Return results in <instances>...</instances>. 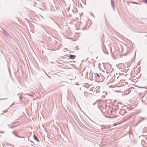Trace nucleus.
<instances>
[{
  "label": "nucleus",
  "instance_id": "obj_14",
  "mask_svg": "<svg viewBox=\"0 0 147 147\" xmlns=\"http://www.w3.org/2000/svg\"><path fill=\"white\" fill-rule=\"evenodd\" d=\"M95 103H96V102H94V103L93 104V105H94L95 104Z\"/></svg>",
  "mask_w": 147,
  "mask_h": 147
},
{
  "label": "nucleus",
  "instance_id": "obj_15",
  "mask_svg": "<svg viewBox=\"0 0 147 147\" xmlns=\"http://www.w3.org/2000/svg\"><path fill=\"white\" fill-rule=\"evenodd\" d=\"M108 71H107V73H109V72H107Z\"/></svg>",
  "mask_w": 147,
  "mask_h": 147
},
{
  "label": "nucleus",
  "instance_id": "obj_7",
  "mask_svg": "<svg viewBox=\"0 0 147 147\" xmlns=\"http://www.w3.org/2000/svg\"><path fill=\"white\" fill-rule=\"evenodd\" d=\"M100 75H101V74H98L97 73L96 75V76H97L98 78H100Z\"/></svg>",
  "mask_w": 147,
  "mask_h": 147
},
{
  "label": "nucleus",
  "instance_id": "obj_4",
  "mask_svg": "<svg viewBox=\"0 0 147 147\" xmlns=\"http://www.w3.org/2000/svg\"><path fill=\"white\" fill-rule=\"evenodd\" d=\"M33 138H34L35 140L37 141H38V142H39V139H38V138L37 137V136H35V135H34V136H33Z\"/></svg>",
  "mask_w": 147,
  "mask_h": 147
},
{
  "label": "nucleus",
  "instance_id": "obj_12",
  "mask_svg": "<svg viewBox=\"0 0 147 147\" xmlns=\"http://www.w3.org/2000/svg\"><path fill=\"white\" fill-rule=\"evenodd\" d=\"M69 8H67V11H69Z\"/></svg>",
  "mask_w": 147,
  "mask_h": 147
},
{
  "label": "nucleus",
  "instance_id": "obj_10",
  "mask_svg": "<svg viewBox=\"0 0 147 147\" xmlns=\"http://www.w3.org/2000/svg\"><path fill=\"white\" fill-rule=\"evenodd\" d=\"M144 1L145 3L147 4V0H144Z\"/></svg>",
  "mask_w": 147,
  "mask_h": 147
},
{
  "label": "nucleus",
  "instance_id": "obj_13",
  "mask_svg": "<svg viewBox=\"0 0 147 147\" xmlns=\"http://www.w3.org/2000/svg\"><path fill=\"white\" fill-rule=\"evenodd\" d=\"M133 3H137L136 2H133Z\"/></svg>",
  "mask_w": 147,
  "mask_h": 147
},
{
  "label": "nucleus",
  "instance_id": "obj_9",
  "mask_svg": "<svg viewBox=\"0 0 147 147\" xmlns=\"http://www.w3.org/2000/svg\"><path fill=\"white\" fill-rule=\"evenodd\" d=\"M12 133H13V134H14V135H15L16 136H17V137H20L18 136L17 135H16V134L15 133V132H14V131H12Z\"/></svg>",
  "mask_w": 147,
  "mask_h": 147
},
{
  "label": "nucleus",
  "instance_id": "obj_11",
  "mask_svg": "<svg viewBox=\"0 0 147 147\" xmlns=\"http://www.w3.org/2000/svg\"><path fill=\"white\" fill-rule=\"evenodd\" d=\"M110 112L111 113H112L113 112V110H111V111H110Z\"/></svg>",
  "mask_w": 147,
  "mask_h": 147
},
{
  "label": "nucleus",
  "instance_id": "obj_6",
  "mask_svg": "<svg viewBox=\"0 0 147 147\" xmlns=\"http://www.w3.org/2000/svg\"><path fill=\"white\" fill-rule=\"evenodd\" d=\"M3 33L6 36V35H7L8 34L7 33V32H6L5 31V30H3Z\"/></svg>",
  "mask_w": 147,
  "mask_h": 147
},
{
  "label": "nucleus",
  "instance_id": "obj_1",
  "mask_svg": "<svg viewBox=\"0 0 147 147\" xmlns=\"http://www.w3.org/2000/svg\"><path fill=\"white\" fill-rule=\"evenodd\" d=\"M111 65H109L107 67V69H109V71H112L113 70V68H111Z\"/></svg>",
  "mask_w": 147,
  "mask_h": 147
},
{
  "label": "nucleus",
  "instance_id": "obj_5",
  "mask_svg": "<svg viewBox=\"0 0 147 147\" xmlns=\"http://www.w3.org/2000/svg\"><path fill=\"white\" fill-rule=\"evenodd\" d=\"M140 119L139 121V122H141L143 120L146 119V117L141 118V117H140Z\"/></svg>",
  "mask_w": 147,
  "mask_h": 147
},
{
  "label": "nucleus",
  "instance_id": "obj_3",
  "mask_svg": "<svg viewBox=\"0 0 147 147\" xmlns=\"http://www.w3.org/2000/svg\"><path fill=\"white\" fill-rule=\"evenodd\" d=\"M76 57V56L75 55H72L71 54L69 55V57L70 59H74Z\"/></svg>",
  "mask_w": 147,
  "mask_h": 147
},
{
  "label": "nucleus",
  "instance_id": "obj_8",
  "mask_svg": "<svg viewBox=\"0 0 147 147\" xmlns=\"http://www.w3.org/2000/svg\"><path fill=\"white\" fill-rule=\"evenodd\" d=\"M6 36L9 38H11V37L8 34L7 35H6Z\"/></svg>",
  "mask_w": 147,
  "mask_h": 147
},
{
  "label": "nucleus",
  "instance_id": "obj_2",
  "mask_svg": "<svg viewBox=\"0 0 147 147\" xmlns=\"http://www.w3.org/2000/svg\"><path fill=\"white\" fill-rule=\"evenodd\" d=\"M111 6L112 7L113 9L114 10L115 8L114 7V3L113 0H111Z\"/></svg>",
  "mask_w": 147,
  "mask_h": 147
}]
</instances>
